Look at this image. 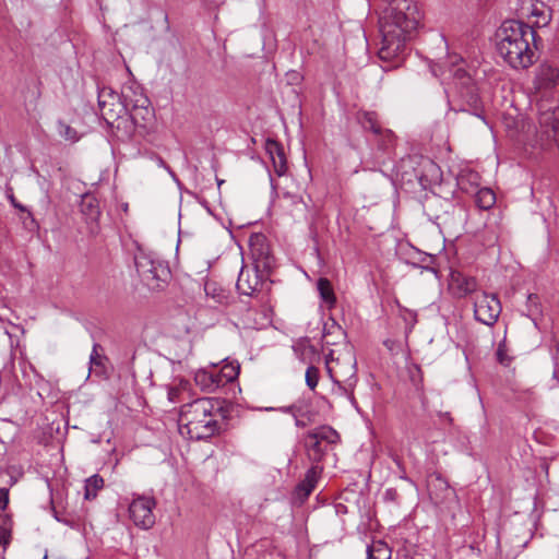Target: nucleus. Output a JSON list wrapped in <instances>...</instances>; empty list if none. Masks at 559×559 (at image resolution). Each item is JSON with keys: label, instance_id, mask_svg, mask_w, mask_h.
<instances>
[{"label": "nucleus", "instance_id": "obj_1", "mask_svg": "<svg viewBox=\"0 0 559 559\" xmlns=\"http://www.w3.org/2000/svg\"><path fill=\"white\" fill-rule=\"evenodd\" d=\"M386 1L379 21L382 41L378 55L382 61H394L393 67L397 68L403 61L405 45L415 36L423 15L414 0Z\"/></svg>", "mask_w": 559, "mask_h": 559}, {"label": "nucleus", "instance_id": "obj_2", "mask_svg": "<svg viewBox=\"0 0 559 559\" xmlns=\"http://www.w3.org/2000/svg\"><path fill=\"white\" fill-rule=\"evenodd\" d=\"M131 87L124 88L119 95L110 87H103L98 92V107L102 118L109 127L118 130H133L134 127H144V122L152 116L150 99L142 93L133 92Z\"/></svg>", "mask_w": 559, "mask_h": 559}, {"label": "nucleus", "instance_id": "obj_3", "mask_svg": "<svg viewBox=\"0 0 559 559\" xmlns=\"http://www.w3.org/2000/svg\"><path fill=\"white\" fill-rule=\"evenodd\" d=\"M536 32L518 20L504 21L497 31V51L513 69H527L536 61Z\"/></svg>", "mask_w": 559, "mask_h": 559}, {"label": "nucleus", "instance_id": "obj_4", "mask_svg": "<svg viewBox=\"0 0 559 559\" xmlns=\"http://www.w3.org/2000/svg\"><path fill=\"white\" fill-rule=\"evenodd\" d=\"M221 403L211 397L197 399L181 406L179 415L180 433L190 439H209L219 432L222 418Z\"/></svg>", "mask_w": 559, "mask_h": 559}, {"label": "nucleus", "instance_id": "obj_5", "mask_svg": "<svg viewBox=\"0 0 559 559\" xmlns=\"http://www.w3.org/2000/svg\"><path fill=\"white\" fill-rule=\"evenodd\" d=\"M134 264L142 282L151 289L162 288L170 278L167 263L141 248L134 254Z\"/></svg>", "mask_w": 559, "mask_h": 559}, {"label": "nucleus", "instance_id": "obj_6", "mask_svg": "<svg viewBox=\"0 0 559 559\" xmlns=\"http://www.w3.org/2000/svg\"><path fill=\"white\" fill-rule=\"evenodd\" d=\"M338 432L328 425L309 430L304 436V447L308 459L312 463H320L326 455L330 447L340 442Z\"/></svg>", "mask_w": 559, "mask_h": 559}, {"label": "nucleus", "instance_id": "obj_7", "mask_svg": "<svg viewBox=\"0 0 559 559\" xmlns=\"http://www.w3.org/2000/svg\"><path fill=\"white\" fill-rule=\"evenodd\" d=\"M250 254L253 267L257 272H269L275 265L274 257L271 254L270 245L262 234L251 235L249 238Z\"/></svg>", "mask_w": 559, "mask_h": 559}, {"label": "nucleus", "instance_id": "obj_8", "mask_svg": "<svg viewBox=\"0 0 559 559\" xmlns=\"http://www.w3.org/2000/svg\"><path fill=\"white\" fill-rule=\"evenodd\" d=\"M501 313V304L496 295H489L485 292L476 295L474 301V317L477 321L488 326H492Z\"/></svg>", "mask_w": 559, "mask_h": 559}, {"label": "nucleus", "instance_id": "obj_9", "mask_svg": "<svg viewBox=\"0 0 559 559\" xmlns=\"http://www.w3.org/2000/svg\"><path fill=\"white\" fill-rule=\"evenodd\" d=\"M156 501L153 497L138 496L129 506V515L134 525L140 528L148 530L155 524L153 509Z\"/></svg>", "mask_w": 559, "mask_h": 559}, {"label": "nucleus", "instance_id": "obj_10", "mask_svg": "<svg viewBox=\"0 0 559 559\" xmlns=\"http://www.w3.org/2000/svg\"><path fill=\"white\" fill-rule=\"evenodd\" d=\"M269 272H257L254 267L248 270L242 267L240 270L236 287L240 295L254 296L260 293L264 286H269L270 282Z\"/></svg>", "mask_w": 559, "mask_h": 559}, {"label": "nucleus", "instance_id": "obj_11", "mask_svg": "<svg viewBox=\"0 0 559 559\" xmlns=\"http://www.w3.org/2000/svg\"><path fill=\"white\" fill-rule=\"evenodd\" d=\"M521 14L534 19V27H545L551 21V9L539 0H521Z\"/></svg>", "mask_w": 559, "mask_h": 559}, {"label": "nucleus", "instance_id": "obj_12", "mask_svg": "<svg viewBox=\"0 0 559 559\" xmlns=\"http://www.w3.org/2000/svg\"><path fill=\"white\" fill-rule=\"evenodd\" d=\"M335 364L336 366H330V362L326 361L328 372L333 382L337 385V390L345 395H349L356 382L355 361L349 365L347 372H343L341 368H336L341 367L340 359H336Z\"/></svg>", "mask_w": 559, "mask_h": 559}, {"label": "nucleus", "instance_id": "obj_13", "mask_svg": "<svg viewBox=\"0 0 559 559\" xmlns=\"http://www.w3.org/2000/svg\"><path fill=\"white\" fill-rule=\"evenodd\" d=\"M265 151L272 160L276 175L284 176L288 167L283 145L276 140L266 139Z\"/></svg>", "mask_w": 559, "mask_h": 559}, {"label": "nucleus", "instance_id": "obj_14", "mask_svg": "<svg viewBox=\"0 0 559 559\" xmlns=\"http://www.w3.org/2000/svg\"><path fill=\"white\" fill-rule=\"evenodd\" d=\"M194 382L201 390L206 392H214L222 386L216 368L198 370L194 374Z\"/></svg>", "mask_w": 559, "mask_h": 559}, {"label": "nucleus", "instance_id": "obj_15", "mask_svg": "<svg viewBox=\"0 0 559 559\" xmlns=\"http://www.w3.org/2000/svg\"><path fill=\"white\" fill-rule=\"evenodd\" d=\"M536 80L538 87L549 88L554 86L559 80V70L549 63H542L538 67Z\"/></svg>", "mask_w": 559, "mask_h": 559}, {"label": "nucleus", "instance_id": "obj_16", "mask_svg": "<svg viewBox=\"0 0 559 559\" xmlns=\"http://www.w3.org/2000/svg\"><path fill=\"white\" fill-rule=\"evenodd\" d=\"M81 212L87 221H97L100 215L97 198L91 193L84 194L81 200Z\"/></svg>", "mask_w": 559, "mask_h": 559}, {"label": "nucleus", "instance_id": "obj_17", "mask_svg": "<svg viewBox=\"0 0 559 559\" xmlns=\"http://www.w3.org/2000/svg\"><path fill=\"white\" fill-rule=\"evenodd\" d=\"M452 285L455 286L460 297L475 293L477 290V281L474 277L465 276L461 273L452 275Z\"/></svg>", "mask_w": 559, "mask_h": 559}, {"label": "nucleus", "instance_id": "obj_18", "mask_svg": "<svg viewBox=\"0 0 559 559\" xmlns=\"http://www.w3.org/2000/svg\"><path fill=\"white\" fill-rule=\"evenodd\" d=\"M367 559H391V548L383 540H373L367 546Z\"/></svg>", "mask_w": 559, "mask_h": 559}, {"label": "nucleus", "instance_id": "obj_19", "mask_svg": "<svg viewBox=\"0 0 559 559\" xmlns=\"http://www.w3.org/2000/svg\"><path fill=\"white\" fill-rule=\"evenodd\" d=\"M240 372V365L238 361L225 362L219 370H217L218 378H221L222 386L235 381Z\"/></svg>", "mask_w": 559, "mask_h": 559}, {"label": "nucleus", "instance_id": "obj_20", "mask_svg": "<svg viewBox=\"0 0 559 559\" xmlns=\"http://www.w3.org/2000/svg\"><path fill=\"white\" fill-rule=\"evenodd\" d=\"M478 174L474 171L462 173L457 177L459 188L466 193H475L478 190Z\"/></svg>", "mask_w": 559, "mask_h": 559}, {"label": "nucleus", "instance_id": "obj_21", "mask_svg": "<svg viewBox=\"0 0 559 559\" xmlns=\"http://www.w3.org/2000/svg\"><path fill=\"white\" fill-rule=\"evenodd\" d=\"M475 203L480 210H489L496 203V195L489 188H480L475 192Z\"/></svg>", "mask_w": 559, "mask_h": 559}, {"label": "nucleus", "instance_id": "obj_22", "mask_svg": "<svg viewBox=\"0 0 559 559\" xmlns=\"http://www.w3.org/2000/svg\"><path fill=\"white\" fill-rule=\"evenodd\" d=\"M12 538V520L9 516H0V546L2 550L0 554H4L9 547Z\"/></svg>", "mask_w": 559, "mask_h": 559}, {"label": "nucleus", "instance_id": "obj_23", "mask_svg": "<svg viewBox=\"0 0 559 559\" xmlns=\"http://www.w3.org/2000/svg\"><path fill=\"white\" fill-rule=\"evenodd\" d=\"M104 487V479L98 474H94L85 480V493L86 500H92L97 496L98 490Z\"/></svg>", "mask_w": 559, "mask_h": 559}, {"label": "nucleus", "instance_id": "obj_24", "mask_svg": "<svg viewBox=\"0 0 559 559\" xmlns=\"http://www.w3.org/2000/svg\"><path fill=\"white\" fill-rule=\"evenodd\" d=\"M317 288L320 294V297L325 304L330 306H333L335 304L336 299L333 292V287L328 278L320 277L317 282Z\"/></svg>", "mask_w": 559, "mask_h": 559}, {"label": "nucleus", "instance_id": "obj_25", "mask_svg": "<svg viewBox=\"0 0 559 559\" xmlns=\"http://www.w3.org/2000/svg\"><path fill=\"white\" fill-rule=\"evenodd\" d=\"M407 373H408L409 381L412 382V384L416 389V391L423 392L424 391V373H423L421 368L416 364H412L407 367Z\"/></svg>", "mask_w": 559, "mask_h": 559}, {"label": "nucleus", "instance_id": "obj_26", "mask_svg": "<svg viewBox=\"0 0 559 559\" xmlns=\"http://www.w3.org/2000/svg\"><path fill=\"white\" fill-rule=\"evenodd\" d=\"M189 390V382L180 380L178 384L168 386L167 396L169 402L179 403L182 401V394Z\"/></svg>", "mask_w": 559, "mask_h": 559}, {"label": "nucleus", "instance_id": "obj_27", "mask_svg": "<svg viewBox=\"0 0 559 559\" xmlns=\"http://www.w3.org/2000/svg\"><path fill=\"white\" fill-rule=\"evenodd\" d=\"M361 123L365 129L372 131L374 134H382L381 126L374 112H365Z\"/></svg>", "mask_w": 559, "mask_h": 559}, {"label": "nucleus", "instance_id": "obj_28", "mask_svg": "<svg viewBox=\"0 0 559 559\" xmlns=\"http://www.w3.org/2000/svg\"><path fill=\"white\" fill-rule=\"evenodd\" d=\"M334 332H336L338 335H343V330L341 325H338L335 321H333L330 325L328 323L323 326V334H322V342L325 345H334L336 344L335 341H330V335H332Z\"/></svg>", "mask_w": 559, "mask_h": 559}, {"label": "nucleus", "instance_id": "obj_29", "mask_svg": "<svg viewBox=\"0 0 559 559\" xmlns=\"http://www.w3.org/2000/svg\"><path fill=\"white\" fill-rule=\"evenodd\" d=\"M294 419H295V425L297 427L305 428L314 421V414H312L301 407V409H299V412L295 414Z\"/></svg>", "mask_w": 559, "mask_h": 559}, {"label": "nucleus", "instance_id": "obj_30", "mask_svg": "<svg viewBox=\"0 0 559 559\" xmlns=\"http://www.w3.org/2000/svg\"><path fill=\"white\" fill-rule=\"evenodd\" d=\"M496 358H497V361L504 367H508L511 365L512 357L508 355V347H507V344L504 341L500 342L498 344V348L496 352Z\"/></svg>", "mask_w": 559, "mask_h": 559}, {"label": "nucleus", "instance_id": "obj_31", "mask_svg": "<svg viewBox=\"0 0 559 559\" xmlns=\"http://www.w3.org/2000/svg\"><path fill=\"white\" fill-rule=\"evenodd\" d=\"M319 382V369L314 366H309L306 370V384L314 390Z\"/></svg>", "mask_w": 559, "mask_h": 559}, {"label": "nucleus", "instance_id": "obj_32", "mask_svg": "<svg viewBox=\"0 0 559 559\" xmlns=\"http://www.w3.org/2000/svg\"><path fill=\"white\" fill-rule=\"evenodd\" d=\"M58 131H59V134L66 140H69V141L78 140L76 131L73 128H71L69 124H67L62 121H60L58 124Z\"/></svg>", "mask_w": 559, "mask_h": 559}, {"label": "nucleus", "instance_id": "obj_33", "mask_svg": "<svg viewBox=\"0 0 559 559\" xmlns=\"http://www.w3.org/2000/svg\"><path fill=\"white\" fill-rule=\"evenodd\" d=\"M100 345L98 343H95L93 345L92 353L90 355V365L91 366H103L104 361L107 360V357L99 354Z\"/></svg>", "mask_w": 559, "mask_h": 559}, {"label": "nucleus", "instance_id": "obj_34", "mask_svg": "<svg viewBox=\"0 0 559 559\" xmlns=\"http://www.w3.org/2000/svg\"><path fill=\"white\" fill-rule=\"evenodd\" d=\"M318 477H319V467L318 466H312L310 467L306 475H305V479L302 480L307 487H316V484L318 481Z\"/></svg>", "mask_w": 559, "mask_h": 559}, {"label": "nucleus", "instance_id": "obj_35", "mask_svg": "<svg viewBox=\"0 0 559 559\" xmlns=\"http://www.w3.org/2000/svg\"><path fill=\"white\" fill-rule=\"evenodd\" d=\"M23 213H25V216L23 217L24 227L26 229H28L29 231L37 230L39 228V225H38L37 221L35 219L33 213L31 211H28L27 209Z\"/></svg>", "mask_w": 559, "mask_h": 559}, {"label": "nucleus", "instance_id": "obj_36", "mask_svg": "<svg viewBox=\"0 0 559 559\" xmlns=\"http://www.w3.org/2000/svg\"><path fill=\"white\" fill-rule=\"evenodd\" d=\"M313 489V487H307V485L304 481H300L296 487V495L300 499H306L310 496Z\"/></svg>", "mask_w": 559, "mask_h": 559}, {"label": "nucleus", "instance_id": "obj_37", "mask_svg": "<svg viewBox=\"0 0 559 559\" xmlns=\"http://www.w3.org/2000/svg\"><path fill=\"white\" fill-rule=\"evenodd\" d=\"M9 503V489L0 488V509L4 510Z\"/></svg>", "mask_w": 559, "mask_h": 559}, {"label": "nucleus", "instance_id": "obj_38", "mask_svg": "<svg viewBox=\"0 0 559 559\" xmlns=\"http://www.w3.org/2000/svg\"><path fill=\"white\" fill-rule=\"evenodd\" d=\"M384 499L386 501H396L399 499V493L395 488H388L384 492Z\"/></svg>", "mask_w": 559, "mask_h": 559}, {"label": "nucleus", "instance_id": "obj_39", "mask_svg": "<svg viewBox=\"0 0 559 559\" xmlns=\"http://www.w3.org/2000/svg\"><path fill=\"white\" fill-rule=\"evenodd\" d=\"M299 409H301V406H298V405H289V406H285V407H282L281 411L284 412V413H288L290 414L293 417H295V414L299 412Z\"/></svg>", "mask_w": 559, "mask_h": 559}, {"label": "nucleus", "instance_id": "obj_40", "mask_svg": "<svg viewBox=\"0 0 559 559\" xmlns=\"http://www.w3.org/2000/svg\"><path fill=\"white\" fill-rule=\"evenodd\" d=\"M383 140L388 145H392L394 142V134L391 130L382 131Z\"/></svg>", "mask_w": 559, "mask_h": 559}, {"label": "nucleus", "instance_id": "obj_41", "mask_svg": "<svg viewBox=\"0 0 559 559\" xmlns=\"http://www.w3.org/2000/svg\"><path fill=\"white\" fill-rule=\"evenodd\" d=\"M157 165L165 168L171 176H175L171 168L165 163V160L160 156H156Z\"/></svg>", "mask_w": 559, "mask_h": 559}, {"label": "nucleus", "instance_id": "obj_42", "mask_svg": "<svg viewBox=\"0 0 559 559\" xmlns=\"http://www.w3.org/2000/svg\"><path fill=\"white\" fill-rule=\"evenodd\" d=\"M9 199H10L11 204H12L15 209L20 210L21 212L26 211V206H24V205H22L21 203H19V202L16 201V199L14 198V195H13V194H11V195L9 197Z\"/></svg>", "mask_w": 559, "mask_h": 559}, {"label": "nucleus", "instance_id": "obj_43", "mask_svg": "<svg viewBox=\"0 0 559 559\" xmlns=\"http://www.w3.org/2000/svg\"><path fill=\"white\" fill-rule=\"evenodd\" d=\"M439 417L441 418L442 423H447L448 425L453 424V418L450 413H440Z\"/></svg>", "mask_w": 559, "mask_h": 559}, {"label": "nucleus", "instance_id": "obj_44", "mask_svg": "<svg viewBox=\"0 0 559 559\" xmlns=\"http://www.w3.org/2000/svg\"><path fill=\"white\" fill-rule=\"evenodd\" d=\"M528 299H530V300L537 299V296H536V295H530V296H528Z\"/></svg>", "mask_w": 559, "mask_h": 559}, {"label": "nucleus", "instance_id": "obj_45", "mask_svg": "<svg viewBox=\"0 0 559 559\" xmlns=\"http://www.w3.org/2000/svg\"><path fill=\"white\" fill-rule=\"evenodd\" d=\"M223 183H224V180H222V179H217V185H218V187H219L221 185H223Z\"/></svg>", "mask_w": 559, "mask_h": 559}, {"label": "nucleus", "instance_id": "obj_46", "mask_svg": "<svg viewBox=\"0 0 559 559\" xmlns=\"http://www.w3.org/2000/svg\"><path fill=\"white\" fill-rule=\"evenodd\" d=\"M0 559H3V556H2V554H0Z\"/></svg>", "mask_w": 559, "mask_h": 559}]
</instances>
